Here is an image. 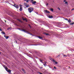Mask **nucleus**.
<instances>
[{"label":"nucleus","mask_w":74,"mask_h":74,"mask_svg":"<svg viewBox=\"0 0 74 74\" xmlns=\"http://www.w3.org/2000/svg\"><path fill=\"white\" fill-rule=\"evenodd\" d=\"M19 10H20V11H22V7L20 8Z\"/></svg>","instance_id":"obj_10"},{"label":"nucleus","mask_w":74,"mask_h":74,"mask_svg":"<svg viewBox=\"0 0 74 74\" xmlns=\"http://www.w3.org/2000/svg\"><path fill=\"white\" fill-rule=\"evenodd\" d=\"M64 2H66V0H64Z\"/></svg>","instance_id":"obj_41"},{"label":"nucleus","mask_w":74,"mask_h":74,"mask_svg":"<svg viewBox=\"0 0 74 74\" xmlns=\"http://www.w3.org/2000/svg\"><path fill=\"white\" fill-rule=\"evenodd\" d=\"M50 60H52V62H53V60H54L53 59H52V58H50Z\"/></svg>","instance_id":"obj_16"},{"label":"nucleus","mask_w":74,"mask_h":74,"mask_svg":"<svg viewBox=\"0 0 74 74\" xmlns=\"http://www.w3.org/2000/svg\"><path fill=\"white\" fill-rule=\"evenodd\" d=\"M74 10V9L73 8V9H71V11H73V10Z\"/></svg>","instance_id":"obj_40"},{"label":"nucleus","mask_w":74,"mask_h":74,"mask_svg":"<svg viewBox=\"0 0 74 74\" xmlns=\"http://www.w3.org/2000/svg\"><path fill=\"white\" fill-rule=\"evenodd\" d=\"M40 69H42V67H40Z\"/></svg>","instance_id":"obj_46"},{"label":"nucleus","mask_w":74,"mask_h":74,"mask_svg":"<svg viewBox=\"0 0 74 74\" xmlns=\"http://www.w3.org/2000/svg\"><path fill=\"white\" fill-rule=\"evenodd\" d=\"M68 22H69L70 23V22H71V19H69V20H68Z\"/></svg>","instance_id":"obj_11"},{"label":"nucleus","mask_w":74,"mask_h":74,"mask_svg":"<svg viewBox=\"0 0 74 74\" xmlns=\"http://www.w3.org/2000/svg\"><path fill=\"white\" fill-rule=\"evenodd\" d=\"M45 34L46 36H48L49 35V34H48L46 33Z\"/></svg>","instance_id":"obj_21"},{"label":"nucleus","mask_w":74,"mask_h":74,"mask_svg":"<svg viewBox=\"0 0 74 74\" xmlns=\"http://www.w3.org/2000/svg\"><path fill=\"white\" fill-rule=\"evenodd\" d=\"M24 5H25V6H26L27 5V3H24Z\"/></svg>","instance_id":"obj_17"},{"label":"nucleus","mask_w":74,"mask_h":74,"mask_svg":"<svg viewBox=\"0 0 74 74\" xmlns=\"http://www.w3.org/2000/svg\"><path fill=\"white\" fill-rule=\"evenodd\" d=\"M31 1H33V0H31Z\"/></svg>","instance_id":"obj_45"},{"label":"nucleus","mask_w":74,"mask_h":74,"mask_svg":"<svg viewBox=\"0 0 74 74\" xmlns=\"http://www.w3.org/2000/svg\"><path fill=\"white\" fill-rule=\"evenodd\" d=\"M5 22H6V21H5Z\"/></svg>","instance_id":"obj_50"},{"label":"nucleus","mask_w":74,"mask_h":74,"mask_svg":"<svg viewBox=\"0 0 74 74\" xmlns=\"http://www.w3.org/2000/svg\"><path fill=\"white\" fill-rule=\"evenodd\" d=\"M47 63L46 62H43V63L44 64H47Z\"/></svg>","instance_id":"obj_15"},{"label":"nucleus","mask_w":74,"mask_h":74,"mask_svg":"<svg viewBox=\"0 0 74 74\" xmlns=\"http://www.w3.org/2000/svg\"><path fill=\"white\" fill-rule=\"evenodd\" d=\"M18 21H19V22H21V21L20 20H19V19H17Z\"/></svg>","instance_id":"obj_22"},{"label":"nucleus","mask_w":74,"mask_h":74,"mask_svg":"<svg viewBox=\"0 0 74 74\" xmlns=\"http://www.w3.org/2000/svg\"><path fill=\"white\" fill-rule=\"evenodd\" d=\"M4 37H5V38H6V36H5V35H4Z\"/></svg>","instance_id":"obj_36"},{"label":"nucleus","mask_w":74,"mask_h":74,"mask_svg":"<svg viewBox=\"0 0 74 74\" xmlns=\"http://www.w3.org/2000/svg\"><path fill=\"white\" fill-rule=\"evenodd\" d=\"M65 3V4H68V2H66Z\"/></svg>","instance_id":"obj_28"},{"label":"nucleus","mask_w":74,"mask_h":74,"mask_svg":"<svg viewBox=\"0 0 74 74\" xmlns=\"http://www.w3.org/2000/svg\"><path fill=\"white\" fill-rule=\"evenodd\" d=\"M0 31H2V29H1L0 28Z\"/></svg>","instance_id":"obj_34"},{"label":"nucleus","mask_w":74,"mask_h":74,"mask_svg":"<svg viewBox=\"0 0 74 74\" xmlns=\"http://www.w3.org/2000/svg\"><path fill=\"white\" fill-rule=\"evenodd\" d=\"M18 30H21V29H20V28H18Z\"/></svg>","instance_id":"obj_38"},{"label":"nucleus","mask_w":74,"mask_h":74,"mask_svg":"<svg viewBox=\"0 0 74 74\" xmlns=\"http://www.w3.org/2000/svg\"><path fill=\"white\" fill-rule=\"evenodd\" d=\"M32 3L33 4H34L36 3V1H32Z\"/></svg>","instance_id":"obj_5"},{"label":"nucleus","mask_w":74,"mask_h":74,"mask_svg":"<svg viewBox=\"0 0 74 74\" xmlns=\"http://www.w3.org/2000/svg\"><path fill=\"white\" fill-rule=\"evenodd\" d=\"M24 73H26V72H25V71H24Z\"/></svg>","instance_id":"obj_44"},{"label":"nucleus","mask_w":74,"mask_h":74,"mask_svg":"<svg viewBox=\"0 0 74 74\" xmlns=\"http://www.w3.org/2000/svg\"><path fill=\"white\" fill-rule=\"evenodd\" d=\"M48 17L49 18H53V16H49Z\"/></svg>","instance_id":"obj_6"},{"label":"nucleus","mask_w":74,"mask_h":74,"mask_svg":"<svg viewBox=\"0 0 74 74\" xmlns=\"http://www.w3.org/2000/svg\"><path fill=\"white\" fill-rule=\"evenodd\" d=\"M30 27V29H31V28H32V27H31V26H30V27Z\"/></svg>","instance_id":"obj_42"},{"label":"nucleus","mask_w":74,"mask_h":74,"mask_svg":"<svg viewBox=\"0 0 74 74\" xmlns=\"http://www.w3.org/2000/svg\"><path fill=\"white\" fill-rule=\"evenodd\" d=\"M16 43H17V42H16Z\"/></svg>","instance_id":"obj_51"},{"label":"nucleus","mask_w":74,"mask_h":74,"mask_svg":"<svg viewBox=\"0 0 74 74\" xmlns=\"http://www.w3.org/2000/svg\"><path fill=\"white\" fill-rule=\"evenodd\" d=\"M60 57V55H58V56L57 57Z\"/></svg>","instance_id":"obj_39"},{"label":"nucleus","mask_w":74,"mask_h":74,"mask_svg":"<svg viewBox=\"0 0 74 74\" xmlns=\"http://www.w3.org/2000/svg\"><path fill=\"white\" fill-rule=\"evenodd\" d=\"M69 67L70 68V66H69Z\"/></svg>","instance_id":"obj_52"},{"label":"nucleus","mask_w":74,"mask_h":74,"mask_svg":"<svg viewBox=\"0 0 74 74\" xmlns=\"http://www.w3.org/2000/svg\"><path fill=\"white\" fill-rule=\"evenodd\" d=\"M38 38H40V39H42V38L40 36H38Z\"/></svg>","instance_id":"obj_14"},{"label":"nucleus","mask_w":74,"mask_h":74,"mask_svg":"<svg viewBox=\"0 0 74 74\" xmlns=\"http://www.w3.org/2000/svg\"><path fill=\"white\" fill-rule=\"evenodd\" d=\"M43 65L45 66V67H46V66H47V64H43Z\"/></svg>","instance_id":"obj_29"},{"label":"nucleus","mask_w":74,"mask_h":74,"mask_svg":"<svg viewBox=\"0 0 74 74\" xmlns=\"http://www.w3.org/2000/svg\"><path fill=\"white\" fill-rule=\"evenodd\" d=\"M29 26L30 27V26H30V25H29Z\"/></svg>","instance_id":"obj_43"},{"label":"nucleus","mask_w":74,"mask_h":74,"mask_svg":"<svg viewBox=\"0 0 74 74\" xmlns=\"http://www.w3.org/2000/svg\"><path fill=\"white\" fill-rule=\"evenodd\" d=\"M13 5V6H14V7H15V5H16V4H15V5Z\"/></svg>","instance_id":"obj_27"},{"label":"nucleus","mask_w":74,"mask_h":74,"mask_svg":"<svg viewBox=\"0 0 74 74\" xmlns=\"http://www.w3.org/2000/svg\"><path fill=\"white\" fill-rule=\"evenodd\" d=\"M1 33L2 34H4V35H5V32H4L3 31L1 32Z\"/></svg>","instance_id":"obj_9"},{"label":"nucleus","mask_w":74,"mask_h":74,"mask_svg":"<svg viewBox=\"0 0 74 74\" xmlns=\"http://www.w3.org/2000/svg\"><path fill=\"white\" fill-rule=\"evenodd\" d=\"M50 10H51V11H52L53 12V9L52 8H50Z\"/></svg>","instance_id":"obj_13"},{"label":"nucleus","mask_w":74,"mask_h":74,"mask_svg":"<svg viewBox=\"0 0 74 74\" xmlns=\"http://www.w3.org/2000/svg\"><path fill=\"white\" fill-rule=\"evenodd\" d=\"M22 70L23 71V72H24V71H25V70H24V69H22Z\"/></svg>","instance_id":"obj_30"},{"label":"nucleus","mask_w":74,"mask_h":74,"mask_svg":"<svg viewBox=\"0 0 74 74\" xmlns=\"http://www.w3.org/2000/svg\"><path fill=\"white\" fill-rule=\"evenodd\" d=\"M4 68H5V69H6V68H7V66H6L4 65Z\"/></svg>","instance_id":"obj_25"},{"label":"nucleus","mask_w":74,"mask_h":74,"mask_svg":"<svg viewBox=\"0 0 74 74\" xmlns=\"http://www.w3.org/2000/svg\"><path fill=\"white\" fill-rule=\"evenodd\" d=\"M53 62H55V64H58V62H56L54 60H53Z\"/></svg>","instance_id":"obj_4"},{"label":"nucleus","mask_w":74,"mask_h":74,"mask_svg":"<svg viewBox=\"0 0 74 74\" xmlns=\"http://www.w3.org/2000/svg\"><path fill=\"white\" fill-rule=\"evenodd\" d=\"M64 56H66V57H67V56H66V55H64Z\"/></svg>","instance_id":"obj_37"},{"label":"nucleus","mask_w":74,"mask_h":74,"mask_svg":"<svg viewBox=\"0 0 74 74\" xmlns=\"http://www.w3.org/2000/svg\"><path fill=\"white\" fill-rule=\"evenodd\" d=\"M20 8H21V7H22V5H20Z\"/></svg>","instance_id":"obj_23"},{"label":"nucleus","mask_w":74,"mask_h":74,"mask_svg":"<svg viewBox=\"0 0 74 74\" xmlns=\"http://www.w3.org/2000/svg\"><path fill=\"white\" fill-rule=\"evenodd\" d=\"M40 62H41V63H43V62H42V60H40Z\"/></svg>","instance_id":"obj_19"},{"label":"nucleus","mask_w":74,"mask_h":74,"mask_svg":"<svg viewBox=\"0 0 74 74\" xmlns=\"http://www.w3.org/2000/svg\"><path fill=\"white\" fill-rule=\"evenodd\" d=\"M45 12L46 13H50V12L49 11H47V10H45Z\"/></svg>","instance_id":"obj_3"},{"label":"nucleus","mask_w":74,"mask_h":74,"mask_svg":"<svg viewBox=\"0 0 74 74\" xmlns=\"http://www.w3.org/2000/svg\"><path fill=\"white\" fill-rule=\"evenodd\" d=\"M0 54H1V52H0Z\"/></svg>","instance_id":"obj_48"},{"label":"nucleus","mask_w":74,"mask_h":74,"mask_svg":"<svg viewBox=\"0 0 74 74\" xmlns=\"http://www.w3.org/2000/svg\"><path fill=\"white\" fill-rule=\"evenodd\" d=\"M54 69H56V67L54 66Z\"/></svg>","instance_id":"obj_31"},{"label":"nucleus","mask_w":74,"mask_h":74,"mask_svg":"<svg viewBox=\"0 0 74 74\" xmlns=\"http://www.w3.org/2000/svg\"><path fill=\"white\" fill-rule=\"evenodd\" d=\"M9 36H7L6 37V39H8V38H9Z\"/></svg>","instance_id":"obj_18"},{"label":"nucleus","mask_w":74,"mask_h":74,"mask_svg":"<svg viewBox=\"0 0 74 74\" xmlns=\"http://www.w3.org/2000/svg\"><path fill=\"white\" fill-rule=\"evenodd\" d=\"M38 12H37L36 13L37 14H38Z\"/></svg>","instance_id":"obj_47"},{"label":"nucleus","mask_w":74,"mask_h":74,"mask_svg":"<svg viewBox=\"0 0 74 74\" xmlns=\"http://www.w3.org/2000/svg\"><path fill=\"white\" fill-rule=\"evenodd\" d=\"M46 5H47V6L48 5V3H47L46 4Z\"/></svg>","instance_id":"obj_32"},{"label":"nucleus","mask_w":74,"mask_h":74,"mask_svg":"<svg viewBox=\"0 0 74 74\" xmlns=\"http://www.w3.org/2000/svg\"><path fill=\"white\" fill-rule=\"evenodd\" d=\"M73 24H74V23H70V25H73Z\"/></svg>","instance_id":"obj_20"},{"label":"nucleus","mask_w":74,"mask_h":74,"mask_svg":"<svg viewBox=\"0 0 74 74\" xmlns=\"http://www.w3.org/2000/svg\"><path fill=\"white\" fill-rule=\"evenodd\" d=\"M58 9L59 10H60V9L59 8H58Z\"/></svg>","instance_id":"obj_33"},{"label":"nucleus","mask_w":74,"mask_h":74,"mask_svg":"<svg viewBox=\"0 0 74 74\" xmlns=\"http://www.w3.org/2000/svg\"><path fill=\"white\" fill-rule=\"evenodd\" d=\"M25 1H26V0H25Z\"/></svg>","instance_id":"obj_49"},{"label":"nucleus","mask_w":74,"mask_h":74,"mask_svg":"<svg viewBox=\"0 0 74 74\" xmlns=\"http://www.w3.org/2000/svg\"><path fill=\"white\" fill-rule=\"evenodd\" d=\"M15 8H18L19 7V6L18 5L15 6Z\"/></svg>","instance_id":"obj_8"},{"label":"nucleus","mask_w":74,"mask_h":74,"mask_svg":"<svg viewBox=\"0 0 74 74\" xmlns=\"http://www.w3.org/2000/svg\"><path fill=\"white\" fill-rule=\"evenodd\" d=\"M25 6H26V7H25L26 8H27L29 7V5H26Z\"/></svg>","instance_id":"obj_12"},{"label":"nucleus","mask_w":74,"mask_h":74,"mask_svg":"<svg viewBox=\"0 0 74 74\" xmlns=\"http://www.w3.org/2000/svg\"><path fill=\"white\" fill-rule=\"evenodd\" d=\"M29 0H27L26 2L27 3H28V2H29Z\"/></svg>","instance_id":"obj_26"},{"label":"nucleus","mask_w":74,"mask_h":74,"mask_svg":"<svg viewBox=\"0 0 74 74\" xmlns=\"http://www.w3.org/2000/svg\"><path fill=\"white\" fill-rule=\"evenodd\" d=\"M28 12L29 13H31L32 12H33V10H34V8L32 7H30L28 8Z\"/></svg>","instance_id":"obj_1"},{"label":"nucleus","mask_w":74,"mask_h":74,"mask_svg":"<svg viewBox=\"0 0 74 74\" xmlns=\"http://www.w3.org/2000/svg\"><path fill=\"white\" fill-rule=\"evenodd\" d=\"M23 21H25L26 22H27V19L26 18H23Z\"/></svg>","instance_id":"obj_7"},{"label":"nucleus","mask_w":74,"mask_h":74,"mask_svg":"<svg viewBox=\"0 0 74 74\" xmlns=\"http://www.w3.org/2000/svg\"><path fill=\"white\" fill-rule=\"evenodd\" d=\"M21 31H23V32H25V33H29V32L27 31H26L25 30H24V29H23L22 30H21Z\"/></svg>","instance_id":"obj_2"},{"label":"nucleus","mask_w":74,"mask_h":74,"mask_svg":"<svg viewBox=\"0 0 74 74\" xmlns=\"http://www.w3.org/2000/svg\"><path fill=\"white\" fill-rule=\"evenodd\" d=\"M11 27H9V28H8V30H10V29H11Z\"/></svg>","instance_id":"obj_35"},{"label":"nucleus","mask_w":74,"mask_h":74,"mask_svg":"<svg viewBox=\"0 0 74 74\" xmlns=\"http://www.w3.org/2000/svg\"><path fill=\"white\" fill-rule=\"evenodd\" d=\"M65 19L66 21H69V20H68V19L67 18H65Z\"/></svg>","instance_id":"obj_24"}]
</instances>
